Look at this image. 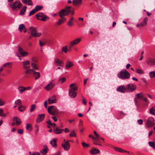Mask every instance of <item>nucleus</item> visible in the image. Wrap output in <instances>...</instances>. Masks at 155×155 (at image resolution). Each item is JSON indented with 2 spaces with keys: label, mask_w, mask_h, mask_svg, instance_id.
Wrapping results in <instances>:
<instances>
[{
  "label": "nucleus",
  "mask_w": 155,
  "mask_h": 155,
  "mask_svg": "<svg viewBox=\"0 0 155 155\" xmlns=\"http://www.w3.org/2000/svg\"><path fill=\"white\" fill-rule=\"evenodd\" d=\"M71 6H67L58 12V14L61 18L56 23V25L59 26L63 24L66 20V18L64 17L68 15L69 13H71V15L74 14V12L71 10Z\"/></svg>",
  "instance_id": "nucleus-1"
},
{
  "label": "nucleus",
  "mask_w": 155,
  "mask_h": 155,
  "mask_svg": "<svg viewBox=\"0 0 155 155\" xmlns=\"http://www.w3.org/2000/svg\"><path fill=\"white\" fill-rule=\"evenodd\" d=\"M25 77H28L29 74H32L34 77L35 79L37 80L40 77V74L39 72H36L33 69H28L25 72Z\"/></svg>",
  "instance_id": "nucleus-2"
},
{
  "label": "nucleus",
  "mask_w": 155,
  "mask_h": 155,
  "mask_svg": "<svg viewBox=\"0 0 155 155\" xmlns=\"http://www.w3.org/2000/svg\"><path fill=\"white\" fill-rule=\"evenodd\" d=\"M118 78L122 79H128L130 77V73L126 70L121 71L117 75Z\"/></svg>",
  "instance_id": "nucleus-3"
},
{
  "label": "nucleus",
  "mask_w": 155,
  "mask_h": 155,
  "mask_svg": "<svg viewBox=\"0 0 155 155\" xmlns=\"http://www.w3.org/2000/svg\"><path fill=\"white\" fill-rule=\"evenodd\" d=\"M28 33L33 37H39L41 35V33H37V31L35 28L34 27H30L28 30Z\"/></svg>",
  "instance_id": "nucleus-4"
},
{
  "label": "nucleus",
  "mask_w": 155,
  "mask_h": 155,
  "mask_svg": "<svg viewBox=\"0 0 155 155\" xmlns=\"http://www.w3.org/2000/svg\"><path fill=\"white\" fill-rule=\"evenodd\" d=\"M22 5L20 2L17 1L10 5V6L13 10L20 9L22 6Z\"/></svg>",
  "instance_id": "nucleus-5"
},
{
  "label": "nucleus",
  "mask_w": 155,
  "mask_h": 155,
  "mask_svg": "<svg viewBox=\"0 0 155 155\" xmlns=\"http://www.w3.org/2000/svg\"><path fill=\"white\" fill-rule=\"evenodd\" d=\"M48 112L53 115L58 116L59 114L58 110L53 106H49L48 109Z\"/></svg>",
  "instance_id": "nucleus-6"
},
{
  "label": "nucleus",
  "mask_w": 155,
  "mask_h": 155,
  "mask_svg": "<svg viewBox=\"0 0 155 155\" xmlns=\"http://www.w3.org/2000/svg\"><path fill=\"white\" fill-rule=\"evenodd\" d=\"M146 126L147 128L153 127L155 125V120L152 117H150L146 120Z\"/></svg>",
  "instance_id": "nucleus-7"
},
{
  "label": "nucleus",
  "mask_w": 155,
  "mask_h": 155,
  "mask_svg": "<svg viewBox=\"0 0 155 155\" xmlns=\"http://www.w3.org/2000/svg\"><path fill=\"white\" fill-rule=\"evenodd\" d=\"M127 91L128 92H131L136 88V86L135 85L131 84H127L126 87Z\"/></svg>",
  "instance_id": "nucleus-8"
},
{
  "label": "nucleus",
  "mask_w": 155,
  "mask_h": 155,
  "mask_svg": "<svg viewBox=\"0 0 155 155\" xmlns=\"http://www.w3.org/2000/svg\"><path fill=\"white\" fill-rule=\"evenodd\" d=\"M18 53L20 54L22 57H25L28 55V53L25 52L23 49L20 46L18 47Z\"/></svg>",
  "instance_id": "nucleus-9"
},
{
  "label": "nucleus",
  "mask_w": 155,
  "mask_h": 155,
  "mask_svg": "<svg viewBox=\"0 0 155 155\" xmlns=\"http://www.w3.org/2000/svg\"><path fill=\"white\" fill-rule=\"evenodd\" d=\"M54 63L56 66H59L60 67H62L64 64L63 61L57 58L54 59Z\"/></svg>",
  "instance_id": "nucleus-10"
},
{
  "label": "nucleus",
  "mask_w": 155,
  "mask_h": 155,
  "mask_svg": "<svg viewBox=\"0 0 155 155\" xmlns=\"http://www.w3.org/2000/svg\"><path fill=\"white\" fill-rule=\"evenodd\" d=\"M148 20V18L145 17L143 19V21L140 24H137V27H142L146 26L147 25V21Z\"/></svg>",
  "instance_id": "nucleus-11"
},
{
  "label": "nucleus",
  "mask_w": 155,
  "mask_h": 155,
  "mask_svg": "<svg viewBox=\"0 0 155 155\" xmlns=\"http://www.w3.org/2000/svg\"><path fill=\"white\" fill-rule=\"evenodd\" d=\"M70 140H68L65 142L64 143L61 144L62 146L63 147L64 149L66 150H68L70 148V145L69 144Z\"/></svg>",
  "instance_id": "nucleus-12"
},
{
  "label": "nucleus",
  "mask_w": 155,
  "mask_h": 155,
  "mask_svg": "<svg viewBox=\"0 0 155 155\" xmlns=\"http://www.w3.org/2000/svg\"><path fill=\"white\" fill-rule=\"evenodd\" d=\"M146 62L150 65H154L155 64V59L152 58H149L147 60Z\"/></svg>",
  "instance_id": "nucleus-13"
},
{
  "label": "nucleus",
  "mask_w": 155,
  "mask_h": 155,
  "mask_svg": "<svg viewBox=\"0 0 155 155\" xmlns=\"http://www.w3.org/2000/svg\"><path fill=\"white\" fill-rule=\"evenodd\" d=\"M22 65L23 68L27 70L29 69L30 68V63L28 61H26L22 62Z\"/></svg>",
  "instance_id": "nucleus-14"
},
{
  "label": "nucleus",
  "mask_w": 155,
  "mask_h": 155,
  "mask_svg": "<svg viewBox=\"0 0 155 155\" xmlns=\"http://www.w3.org/2000/svg\"><path fill=\"white\" fill-rule=\"evenodd\" d=\"M81 38H77L71 41L70 43V45L71 46L75 45L78 44L81 41Z\"/></svg>",
  "instance_id": "nucleus-15"
},
{
  "label": "nucleus",
  "mask_w": 155,
  "mask_h": 155,
  "mask_svg": "<svg viewBox=\"0 0 155 155\" xmlns=\"http://www.w3.org/2000/svg\"><path fill=\"white\" fill-rule=\"evenodd\" d=\"M117 91L119 92L124 93L127 91L126 87L124 85L120 86L117 88Z\"/></svg>",
  "instance_id": "nucleus-16"
},
{
  "label": "nucleus",
  "mask_w": 155,
  "mask_h": 155,
  "mask_svg": "<svg viewBox=\"0 0 155 155\" xmlns=\"http://www.w3.org/2000/svg\"><path fill=\"white\" fill-rule=\"evenodd\" d=\"M143 95L142 93L137 94L136 95V97L135 98V102L136 105L137 106L138 105V103L137 100L140 98H142L143 97Z\"/></svg>",
  "instance_id": "nucleus-17"
},
{
  "label": "nucleus",
  "mask_w": 155,
  "mask_h": 155,
  "mask_svg": "<svg viewBox=\"0 0 155 155\" xmlns=\"http://www.w3.org/2000/svg\"><path fill=\"white\" fill-rule=\"evenodd\" d=\"M48 101L49 104H51L57 102L55 96L51 97L48 98Z\"/></svg>",
  "instance_id": "nucleus-18"
},
{
  "label": "nucleus",
  "mask_w": 155,
  "mask_h": 155,
  "mask_svg": "<svg viewBox=\"0 0 155 155\" xmlns=\"http://www.w3.org/2000/svg\"><path fill=\"white\" fill-rule=\"evenodd\" d=\"M72 4L74 6H78L82 4V0H73Z\"/></svg>",
  "instance_id": "nucleus-19"
},
{
  "label": "nucleus",
  "mask_w": 155,
  "mask_h": 155,
  "mask_svg": "<svg viewBox=\"0 0 155 155\" xmlns=\"http://www.w3.org/2000/svg\"><path fill=\"white\" fill-rule=\"evenodd\" d=\"M45 114H39L38 116V117L36 119V122L38 123H39L42 121L45 118Z\"/></svg>",
  "instance_id": "nucleus-20"
},
{
  "label": "nucleus",
  "mask_w": 155,
  "mask_h": 155,
  "mask_svg": "<svg viewBox=\"0 0 155 155\" xmlns=\"http://www.w3.org/2000/svg\"><path fill=\"white\" fill-rule=\"evenodd\" d=\"M52 81L51 82L48 84L45 87V88L47 91H49L54 87V85L52 83Z\"/></svg>",
  "instance_id": "nucleus-21"
},
{
  "label": "nucleus",
  "mask_w": 155,
  "mask_h": 155,
  "mask_svg": "<svg viewBox=\"0 0 155 155\" xmlns=\"http://www.w3.org/2000/svg\"><path fill=\"white\" fill-rule=\"evenodd\" d=\"M58 140L57 138H54L50 141V143L54 147H56L57 146V142Z\"/></svg>",
  "instance_id": "nucleus-22"
},
{
  "label": "nucleus",
  "mask_w": 155,
  "mask_h": 155,
  "mask_svg": "<svg viewBox=\"0 0 155 155\" xmlns=\"http://www.w3.org/2000/svg\"><path fill=\"white\" fill-rule=\"evenodd\" d=\"M100 151L97 149L93 148L90 151V153L92 154H96L100 153Z\"/></svg>",
  "instance_id": "nucleus-23"
},
{
  "label": "nucleus",
  "mask_w": 155,
  "mask_h": 155,
  "mask_svg": "<svg viewBox=\"0 0 155 155\" xmlns=\"http://www.w3.org/2000/svg\"><path fill=\"white\" fill-rule=\"evenodd\" d=\"M64 130L63 129H60L58 127H55L54 130V132L56 134H60Z\"/></svg>",
  "instance_id": "nucleus-24"
},
{
  "label": "nucleus",
  "mask_w": 155,
  "mask_h": 155,
  "mask_svg": "<svg viewBox=\"0 0 155 155\" xmlns=\"http://www.w3.org/2000/svg\"><path fill=\"white\" fill-rule=\"evenodd\" d=\"M69 94L70 97L74 98L77 95V93L76 91H69Z\"/></svg>",
  "instance_id": "nucleus-25"
},
{
  "label": "nucleus",
  "mask_w": 155,
  "mask_h": 155,
  "mask_svg": "<svg viewBox=\"0 0 155 155\" xmlns=\"http://www.w3.org/2000/svg\"><path fill=\"white\" fill-rule=\"evenodd\" d=\"M75 84H72L70 86V89L69 90V91H77L78 90V87L75 86Z\"/></svg>",
  "instance_id": "nucleus-26"
},
{
  "label": "nucleus",
  "mask_w": 155,
  "mask_h": 155,
  "mask_svg": "<svg viewBox=\"0 0 155 155\" xmlns=\"http://www.w3.org/2000/svg\"><path fill=\"white\" fill-rule=\"evenodd\" d=\"M13 121H15L17 125L18 126L21 123V120L18 117H14L12 119Z\"/></svg>",
  "instance_id": "nucleus-27"
},
{
  "label": "nucleus",
  "mask_w": 155,
  "mask_h": 155,
  "mask_svg": "<svg viewBox=\"0 0 155 155\" xmlns=\"http://www.w3.org/2000/svg\"><path fill=\"white\" fill-rule=\"evenodd\" d=\"M74 64L72 62L68 61L66 64L65 67L67 69H69L73 66Z\"/></svg>",
  "instance_id": "nucleus-28"
},
{
  "label": "nucleus",
  "mask_w": 155,
  "mask_h": 155,
  "mask_svg": "<svg viewBox=\"0 0 155 155\" xmlns=\"http://www.w3.org/2000/svg\"><path fill=\"white\" fill-rule=\"evenodd\" d=\"M22 2L25 4H27L28 5H33L32 2L31 0H21Z\"/></svg>",
  "instance_id": "nucleus-29"
},
{
  "label": "nucleus",
  "mask_w": 155,
  "mask_h": 155,
  "mask_svg": "<svg viewBox=\"0 0 155 155\" xmlns=\"http://www.w3.org/2000/svg\"><path fill=\"white\" fill-rule=\"evenodd\" d=\"M27 7L26 6H24L21 10L19 14L20 15H22L25 14V12H26Z\"/></svg>",
  "instance_id": "nucleus-30"
},
{
  "label": "nucleus",
  "mask_w": 155,
  "mask_h": 155,
  "mask_svg": "<svg viewBox=\"0 0 155 155\" xmlns=\"http://www.w3.org/2000/svg\"><path fill=\"white\" fill-rule=\"evenodd\" d=\"M114 149L116 151H119L120 152H127L128 153H130L129 152L126 151L122 148H119L118 147H115L114 148Z\"/></svg>",
  "instance_id": "nucleus-31"
},
{
  "label": "nucleus",
  "mask_w": 155,
  "mask_h": 155,
  "mask_svg": "<svg viewBox=\"0 0 155 155\" xmlns=\"http://www.w3.org/2000/svg\"><path fill=\"white\" fill-rule=\"evenodd\" d=\"M44 15L43 13L39 12L36 14L35 16L38 20H40L41 19L39 18V17H40L42 18Z\"/></svg>",
  "instance_id": "nucleus-32"
},
{
  "label": "nucleus",
  "mask_w": 155,
  "mask_h": 155,
  "mask_svg": "<svg viewBox=\"0 0 155 155\" xmlns=\"http://www.w3.org/2000/svg\"><path fill=\"white\" fill-rule=\"evenodd\" d=\"M18 90L20 92V93H22L24 91H25V87L21 86H19L18 88Z\"/></svg>",
  "instance_id": "nucleus-33"
},
{
  "label": "nucleus",
  "mask_w": 155,
  "mask_h": 155,
  "mask_svg": "<svg viewBox=\"0 0 155 155\" xmlns=\"http://www.w3.org/2000/svg\"><path fill=\"white\" fill-rule=\"evenodd\" d=\"M25 25L23 24H20L19 26L18 29L20 32H21L25 28Z\"/></svg>",
  "instance_id": "nucleus-34"
},
{
  "label": "nucleus",
  "mask_w": 155,
  "mask_h": 155,
  "mask_svg": "<svg viewBox=\"0 0 155 155\" xmlns=\"http://www.w3.org/2000/svg\"><path fill=\"white\" fill-rule=\"evenodd\" d=\"M150 113L152 114L155 115V107H152L150 109Z\"/></svg>",
  "instance_id": "nucleus-35"
},
{
  "label": "nucleus",
  "mask_w": 155,
  "mask_h": 155,
  "mask_svg": "<svg viewBox=\"0 0 155 155\" xmlns=\"http://www.w3.org/2000/svg\"><path fill=\"white\" fill-rule=\"evenodd\" d=\"M43 7L41 5H37L35 8H34L36 11L37 12V11L41 10Z\"/></svg>",
  "instance_id": "nucleus-36"
},
{
  "label": "nucleus",
  "mask_w": 155,
  "mask_h": 155,
  "mask_svg": "<svg viewBox=\"0 0 155 155\" xmlns=\"http://www.w3.org/2000/svg\"><path fill=\"white\" fill-rule=\"evenodd\" d=\"M74 20V18L73 17L71 18L70 20L68 22V25L69 26H72L73 25L72 21Z\"/></svg>",
  "instance_id": "nucleus-37"
},
{
  "label": "nucleus",
  "mask_w": 155,
  "mask_h": 155,
  "mask_svg": "<svg viewBox=\"0 0 155 155\" xmlns=\"http://www.w3.org/2000/svg\"><path fill=\"white\" fill-rule=\"evenodd\" d=\"M16 105H20L21 104V102L20 99H18L15 102Z\"/></svg>",
  "instance_id": "nucleus-38"
},
{
  "label": "nucleus",
  "mask_w": 155,
  "mask_h": 155,
  "mask_svg": "<svg viewBox=\"0 0 155 155\" xmlns=\"http://www.w3.org/2000/svg\"><path fill=\"white\" fill-rule=\"evenodd\" d=\"M32 127L31 125L29 124H26V129L27 130H29V131H31L32 129Z\"/></svg>",
  "instance_id": "nucleus-39"
},
{
  "label": "nucleus",
  "mask_w": 155,
  "mask_h": 155,
  "mask_svg": "<svg viewBox=\"0 0 155 155\" xmlns=\"http://www.w3.org/2000/svg\"><path fill=\"white\" fill-rule=\"evenodd\" d=\"M70 136L71 137H76V134L75 133L74 130H73L71 132L70 134Z\"/></svg>",
  "instance_id": "nucleus-40"
},
{
  "label": "nucleus",
  "mask_w": 155,
  "mask_h": 155,
  "mask_svg": "<svg viewBox=\"0 0 155 155\" xmlns=\"http://www.w3.org/2000/svg\"><path fill=\"white\" fill-rule=\"evenodd\" d=\"M149 75L150 78H153L155 77V71L150 72Z\"/></svg>",
  "instance_id": "nucleus-41"
},
{
  "label": "nucleus",
  "mask_w": 155,
  "mask_h": 155,
  "mask_svg": "<svg viewBox=\"0 0 155 155\" xmlns=\"http://www.w3.org/2000/svg\"><path fill=\"white\" fill-rule=\"evenodd\" d=\"M49 17L46 16V15H44L42 17V18L40 20H41L43 21H45L46 20V19H48Z\"/></svg>",
  "instance_id": "nucleus-42"
},
{
  "label": "nucleus",
  "mask_w": 155,
  "mask_h": 155,
  "mask_svg": "<svg viewBox=\"0 0 155 155\" xmlns=\"http://www.w3.org/2000/svg\"><path fill=\"white\" fill-rule=\"evenodd\" d=\"M25 109V107L21 106L18 107V110L19 111L22 112Z\"/></svg>",
  "instance_id": "nucleus-43"
},
{
  "label": "nucleus",
  "mask_w": 155,
  "mask_h": 155,
  "mask_svg": "<svg viewBox=\"0 0 155 155\" xmlns=\"http://www.w3.org/2000/svg\"><path fill=\"white\" fill-rule=\"evenodd\" d=\"M31 66L32 67V68L36 70H38V68L37 67L36 64L34 63L31 62Z\"/></svg>",
  "instance_id": "nucleus-44"
},
{
  "label": "nucleus",
  "mask_w": 155,
  "mask_h": 155,
  "mask_svg": "<svg viewBox=\"0 0 155 155\" xmlns=\"http://www.w3.org/2000/svg\"><path fill=\"white\" fill-rule=\"evenodd\" d=\"M149 144L150 146L152 147L154 149L155 146V143L154 142H149Z\"/></svg>",
  "instance_id": "nucleus-45"
},
{
  "label": "nucleus",
  "mask_w": 155,
  "mask_h": 155,
  "mask_svg": "<svg viewBox=\"0 0 155 155\" xmlns=\"http://www.w3.org/2000/svg\"><path fill=\"white\" fill-rule=\"evenodd\" d=\"M65 81L66 78H62L59 79V82L62 83L64 82Z\"/></svg>",
  "instance_id": "nucleus-46"
},
{
  "label": "nucleus",
  "mask_w": 155,
  "mask_h": 155,
  "mask_svg": "<svg viewBox=\"0 0 155 155\" xmlns=\"http://www.w3.org/2000/svg\"><path fill=\"white\" fill-rule=\"evenodd\" d=\"M62 50L65 53H67L68 51L67 46L63 47L62 48Z\"/></svg>",
  "instance_id": "nucleus-47"
},
{
  "label": "nucleus",
  "mask_w": 155,
  "mask_h": 155,
  "mask_svg": "<svg viewBox=\"0 0 155 155\" xmlns=\"http://www.w3.org/2000/svg\"><path fill=\"white\" fill-rule=\"evenodd\" d=\"M36 105L35 104H33L31 105V108L30 110V111L31 112H32L33 111L35 108Z\"/></svg>",
  "instance_id": "nucleus-48"
},
{
  "label": "nucleus",
  "mask_w": 155,
  "mask_h": 155,
  "mask_svg": "<svg viewBox=\"0 0 155 155\" xmlns=\"http://www.w3.org/2000/svg\"><path fill=\"white\" fill-rule=\"evenodd\" d=\"M36 12H37L36 11V10H35L34 8L30 12L29 16H31L32 15L34 14Z\"/></svg>",
  "instance_id": "nucleus-49"
},
{
  "label": "nucleus",
  "mask_w": 155,
  "mask_h": 155,
  "mask_svg": "<svg viewBox=\"0 0 155 155\" xmlns=\"http://www.w3.org/2000/svg\"><path fill=\"white\" fill-rule=\"evenodd\" d=\"M136 72L138 74H143L144 73L143 71L142 70L140 69H137Z\"/></svg>",
  "instance_id": "nucleus-50"
},
{
  "label": "nucleus",
  "mask_w": 155,
  "mask_h": 155,
  "mask_svg": "<svg viewBox=\"0 0 155 155\" xmlns=\"http://www.w3.org/2000/svg\"><path fill=\"white\" fill-rule=\"evenodd\" d=\"M40 152L41 153H42L44 154H46L48 152V151L46 150L45 149H43L41 150Z\"/></svg>",
  "instance_id": "nucleus-51"
},
{
  "label": "nucleus",
  "mask_w": 155,
  "mask_h": 155,
  "mask_svg": "<svg viewBox=\"0 0 155 155\" xmlns=\"http://www.w3.org/2000/svg\"><path fill=\"white\" fill-rule=\"evenodd\" d=\"M100 138L101 137L98 135V136H96V137H94V140H95V141H97L98 142V143H100L99 140Z\"/></svg>",
  "instance_id": "nucleus-52"
},
{
  "label": "nucleus",
  "mask_w": 155,
  "mask_h": 155,
  "mask_svg": "<svg viewBox=\"0 0 155 155\" xmlns=\"http://www.w3.org/2000/svg\"><path fill=\"white\" fill-rule=\"evenodd\" d=\"M82 145L84 147H89V145L88 144L86 143L85 142H83L82 143Z\"/></svg>",
  "instance_id": "nucleus-53"
},
{
  "label": "nucleus",
  "mask_w": 155,
  "mask_h": 155,
  "mask_svg": "<svg viewBox=\"0 0 155 155\" xmlns=\"http://www.w3.org/2000/svg\"><path fill=\"white\" fill-rule=\"evenodd\" d=\"M23 130L22 129H19L18 130L17 132L19 134H22L23 133Z\"/></svg>",
  "instance_id": "nucleus-54"
},
{
  "label": "nucleus",
  "mask_w": 155,
  "mask_h": 155,
  "mask_svg": "<svg viewBox=\"0 0 155 155\" xmlns=\"http://www.w3.org/2000/svg\"><path fill=\"white\" fill-rule=\"evenodd\" d=\"M12 64L11 63H9V62L7 63L4 64H3V67H5L7 66H9L10 64Z\"/></svg>",
  "instance_id": "nucleus-55"
},
{
  "label": "nucleus",
  "mask_w": 155,
  "mask_h": 155,
  "mask_svg": "<svg viewBox=\"0 0 155 155\" xmlns=\"http://www.w3.org/2000/svg\"><path fill=\"white\" fill-rule=\"evenodd\" d=\"M5 102L3 101H2L1 99H0V106H2L5 104Z\"/></svg>",
  "instance_id": "nucleus-56"
},
{
  "label": "nucleus",
  "mask_w": 155,
  "mask_h": 155,
  "mask_svg": "<svg viewBox=\"0 0 155 155\" xmlns=\"http://www.w3.org/2000/svg\"><path fill=\"white\" fill-rule=\"evenodd\" d=\"M137 122L140 125H141L143 124V120L141 119H139L137 120Z\"/></svg>",
  "instance_id": "nucleus-57"
},
{
  "label": "nucleus",
  "mask_w": 155,
  "mask_h": 155,
  "mask_svg": "<svg viewBox=\"0 0 155 155\" xmlns=\"http://www.w3.org/2000/svg\"><path fill=\"white\" fill-rule=\"evenodd\" d=\"M142 99L144 101L147 103H148V101L147 100V98L146 97H144V96L142 98Z\"/></svg>",
  "instance_id": "nucleus-58"
},
{
  "label": "nucleus",
  "mask_w": 155,
  "mask_h": 155,
  "mask_svg": "<svg viewBox=\"0 0 155 155\" xmlns=\"http://www.w3.org/2000/svg\"><path fill=\"white\" fill-rule=\"evenodd\" d=\"M82 101H83V103L85 105H86V104H87V101H86V99H85V98H84L83 97V98L82 99Z\"/></svg>",
  "instance_id": "nucleus-59"
},
{
  "label": "nucleus",
  "mask_w": 155,
  "mask_h": 155,
  "mask_svg": "<svg viewBox=\"0 0 155 155\" xmlns=\"http://www.w3.org/2000/svg\"><path fill=\"white\" fill-rule=\"evenodd\" d=\"M83 125V122L82 120H80L79 122V126L80 127H81Z\"/></svg>",
  "instance_id": "nucleus-60"
},
{
  "label": "nucleus",
  "mask_w": 155,
  "mask_h": 155,
  "mask_svg": "<svg viewBox=\"0 0 155 155\" xmlns=\"http://www.w3.org/2000/svg\"><path fill=\"white\" fill-rule=\"evenodd\" d=\"M97 143H98V142L97 141H95V140H94V144L95 145H98L99 146H101V145L100 144H98Z\"/></svg>",
  "instance_id": "nucleus-61"
},
{
  "label": "nucleus",
  "mask_w": 155,
  "mask_h": 155,
  "mask_svg": "<svg viewBox=\"0 0 155 155\" xmlns=\"http://www.w3.org/2000/svg\"><path fill=\"white\" fill-rule=\"evenodd\" d=\"M52 118L54 120L55 122H56L57 120V119L55 116H53L52 117Z\"/></svg>",
  "instance_id": "nucleus-62"
},
{
  "label": "nucleus",
  "mask_w": 155,
  "mask_h": 155,
  "mask_svg": "<svg viewBox=\"0 0 155 155\" xmlns=\"http://www.w3.org/2000/svg\"><path fill=\"white\" fill-rule=\"evenodd\" d=\"M32 60L33 61V62H32L34 63H36L37 62V60L35 58H33L32 59Z\"/></svg>",
  "instance_id": "nucleus-63"
},
{
  "label": "nucleus",
  "mask_w": 155,
  "mask_h": 155,
  "mask_svg": "<svg viewBox=\"0 0 155 155\" xmlns=\"http://www.w3.org/2000/svg\"><path fill=\"white\" fill-rule=\"evenodd\" d=\"M45 44V43L42 42L41 41H39V44L41 46H43Z\"/></svg>",
  "instance_id": "nucleus-64"
}]
</instances>
